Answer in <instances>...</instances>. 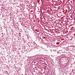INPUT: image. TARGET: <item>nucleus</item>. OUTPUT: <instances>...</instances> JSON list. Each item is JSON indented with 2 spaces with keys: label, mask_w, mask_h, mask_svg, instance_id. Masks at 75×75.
<instances>
[{
  "label": "nucleus",
  "mask_w": 75,
  "mask_h": 75,
  "mask_svg": "<svg viewBox=\"0 0 75 75\" xmlns=\"http://www.w3.org/2000/svg\"><path fill=\"white\" fill-rule=\"evenodd\" d=\"M5 72H6V73H7V71H5Z\"/></svg>",
  "instance_id": "f257e3e1"
}]
</instances>
